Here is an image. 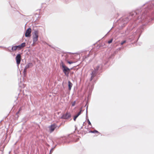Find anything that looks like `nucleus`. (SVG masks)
<instances>
[{"label":"nucleus","instance_id":"obj_9","mask_svg":"<svg viewBox=\"0 0 154 154\" xmlns=\"http://www.w3.org/2000/svg\"><path fill=\"white\" fill-rule=\"evenodd\" d=\"M17 49V48L16 46H13L12 48V50L13 51H15Z\"/></svg>","mask_w":154,"mask_h":154},{"label":"nucleus","instance_id":"obj_23","mask_svg":"<svg viewBox=\"0 0 154 154\" xmlns=\"http://www.w3.org/2000/svg\"><path fill=\"white\" fill-rule=\"evenodd\" d=\"M68 63L69 64H72V63H73V62H71V61H68Z\"/></svg>","mask_w":154,"mask_h":154},{"label":"nucleus","instance_id":"obj_3","mask_svg":"<svg viewBox=\"0 0 154 154\" xmlns=\"http://www.w3.org/2000/svg\"><path fill=\"white\" fill-rule=\"evenodd\" d=\"M31 29L30 28L28 29L26 32L25 35L26 37H29L31 36Z\"/></svg>","mask_w":154,"mask_h":154},{"label":"nucleus","instance_id":"obj_7","mask_svg":"<svg viewBox=\"0 0 154 154\" xmlns=\"http://www.w3.org/2000/svg\"><path fill=\"white\" fill-rule=\"evenodd\" d=\"M72 84L70 82H68L69 88V90H70L72 86Z\"/></svg>","mask_w":154,"mask_h":154},{"label":"nucleus","instance_id":"obj_16","mask_svg":"<svg viewBox=\"0 0 154 154\" xmlns=\"http://www.w3.org/2000/svg\"><path fill=\"white\" fill-rule=\"evenodd\" d=\"M82 111V109H81L80 110V111L79 112L77 115H78V116L80 115V114H81Z\"/></svg>","mask_w":154,"mask_h":154},{"label":"nucleus","instance_id":"obj_2","mask_svg":"<svg viewBox=\"0 0 154 154\" xmlns=\"http://www.w3.org/2000/svg\"><path fill=\"white\" fill-rule=\"evenodd\" d=\"M62 66L63 68V71L65 74L66 75H68L69 72L70 71V69L67 67L63 63L62 64Z\"/></svg>","mask_w":154,"mask_h":154},{"label":"nucleus","instance_id":"obj_6","mask_svg":"<svg viewBox=\"0 0 154 154\" xmlns=\"http://www.w3.org/2000/svg\"><path fill=\"white\" fill-rule=\"evenodd\" d=\"M56 127V126L54 124L51 125V126L49 127V129L51 132L53 131Z\"/></svg>","mask_w":154,"mask_h":154},{"label":"nucleus","instance_id":"obj_19","mask_svg":"<svg viewBox=\"0 0 154 154\" xmlns=\"http://www.w3.org/2000/svg\"><path fill=\"white\" fill-rule=\"evenodd\" d=\"M91 132L94 133H98V131L96 130H95L94 131H91Z\"/></svg>","mask_w":154,"mask_h":154},{"label":"nucleus","instance_id":"obj_13","mask_svg":"<svg viewBox=\"0 0 154 154\" xmlns=\"http://www.w3.org/2000/svg\"><path fill=\"white\" fill-rule=\"evenodd\" d=\"M17 48V49H18V50H20L21 49V48H20V45H18V46H16Z\"/></svg>","mask_w":154,"mask_h":154},{"label":"nucleus","instance_id":"obj_22","mask_svg":"<svg viewBox=\"0 0 154 154\" xmlns=\"http://www.w3.org/2000/svg\"><path fill=\"white\" fill-rule=\"evenodd\" d=\"M126 42V41H123V42H122V43H121V45H122L123 44H124V43H125V42Z\"/></svg>","mask_w":154,"mask_h":154},{"label":"nucleus","instance_id":"obj_21","mask_svg":"<svg viewBox=\"0 0 154 154\" xmlns=\"http://www.w3.org/2000/svg\"><path fill=\"white\" fill-rule=\"evenodd\" d=\"M112 39H111V40H109V41H108V43H109V44H110V43H111L112 42Z\"/></svg>","mask_w":154,"mask_h":154},{"label":"nucleus","instance_id":"obj_10","mask_svg":"<svg viewBox=\"0 0 154 154\" xmlns=\"http://www.w3.org/2000/svg\"><path fill=\"white\" fill-rule=\"evenodd\" d=\"M31 64L30 63H29L28 64H27L25 66V68L26 69H28L29 68V67L30 65Z\"/></svg>","mask_w":154,"mask_h":154},{"label":"nucleus","instance_id":"obj_25","mask_svg":"<svg viewBox=\"0 0 154 154\" xmlns=\"http://www.w3.org/2000/svg\"><path fill=\"white\" fill-rule=\"evenodd\" d=\"M51 150H50V152H51Z\"/></svg>","mask_w":154,"mask_h":154},{"label":"nucleus","instance_id":"obj_14","mask_svg":"<svg viewBox=\"0 0 154 154\" xmlns=\"http://www.w3.org/2000/svg\"><path fill=\"white\" fill-rule=\"evenodd\" d=\"M82 111V109H81L80 110V111L79 112L77 115H78V116L80 115V114H81Z\"/></svg>","mask_w":154,"mask_h":154},{"label":"nucleus","instance_id":"obj_11","mask_svg":"<svg viewBox=\"0 0 154 154\" xmlns=\"http://www.w3.org/2000/svg\"><path fill=\"white\" fill-rule=\"evenodd\" d=\"M26 69L25 68L23 69V72L24 73V76H25V75H26Z\"/></svg>","mask_w":154,"mask_h":154},{"label":"nucleus","instance_id":"obj_18","mask_svg":"<svg viewBox=\"0 0 154 154\" xmlns=\"http://www.w3.org/2000/svg\"><path fill=\"white\" fill-rule=\"evenodd\" d=\"M75 103H76V102L75 101L74 102H73V103H72V106H74L75 105Z\"/></svg>","mask_w":154,"mask_h":154},{"label":"nucleus","instance_id":"obj_5","mask_svg":"<svg viewBox=\"0 0 154 154\" xmlns=\"http://www.w3.org/2000/svg\"><path fill=\"white\" fill-rule=\"evenodd\" d=\"M71 116V115L69 113H66L65 115H63L61 117V118L65 119H67L70 118Z\"/></svg>","mask_w":154,"mask_h":154},{"label":"nucleus","instance_id":"obj_20","mask_svg":"<svg viewBox=\"0 0 154 154\" xmlns=\"http://www.w3.org/2000/svg\"><path fill=\"white\" fill-rule=\"evenodd\" d=\"M87 121H88V124L89 125H91V123L90 122V121L88 119Z\"/></svg>","mask_w":154,"mask_h":154},{"label":"nucleus","instance_id":"obj_4","mask_svg":"<svg viewBox=\"0 0 154 154\" xmlns=\"http://www.w3.org/2000/svg\"><path fill=\"white\" fill-rule=\"evenodd\" d=\"M17 63V65H18L20 63L21 60V56L20 54H18L17 55L16 57Z\"/></svg>","mask_w":154,"mask_h":154},{"label":"nucleus","instance_id":"obj_8","mask_svg":"<svg viewBox=\"0 0 154 154\" xmlns=\"http://www.w3.org/2000/svg\"><path fill=\"white\" fill-rule=\"evenodd\" d=\"M20 45V48H21V49L22 48H23L25 46L26 43L25 42L23 43Z\"/></svg>","mask_w":154,"mask_h":154},{"label":"nucleus","instance_id":"obj_24","mask_svg":"<svg viewBox=\"0 0 154 154\" xmlns=\"http://www.w3.org/2000/svg\"><path fill=\"white\" fill-rule=\"evenodd\" d=\"M87 109H88V106L87 107V108H86V111H87Z\"/></svg>","mask_w":154,"mask_h":154},{"label":"nucleus","instance_id":"obj_15","mask_svg":"<svg viewBox=\"0 0 154 154\" xmlns=\"http://www.w3.org/2000/svg\"><path fill=\"white\" fill-rule=\"evenodd\" d=\"M82 111V109H81L80 110V111L79 112L77 115H78V116L80 115V114H81Z\"/></svg>","mask_w":154,"mask_h":154},{"label":"nucleus","instance_id":"obj_17","mask_svg":"<svg viewBox=\"0 0 154 154\" xmlns=\"http://www.w3.org/2000/svg\"><path fill=\"white\" fill-rule=\"evenodd\" d=\"M82 111V109H81L80 110V111L79 112L77 115H78V116L80 115V114H81Z\"/></svg>","mask_w":154,"mask_h":154},{"label":"nucleus","instance_id":"obj_1","mask_svg":"<svg viewBox=\"0 0 154 154\" xmlns=\"http://www.w3.org/2000/svg\"><path fill=\"white\" fill-rule=\"evenodd\" d=\"M32 38L33 40V43L32 45H34V44L38 40V32L36 30H34L32 32Z\"/></svg>","mask_w":154,"mask_h":154},{"label":"nucleus","instance_id":"obj_12","mask_svg":"<svg viewBox=\"0 0 154 154\" xmlns=\"http://www.w3.org/2000/svg\"><path fill=\"white\" fill-rule=\"evenodd\" d=\"M78 116L77 115H76L74 118V120L75 121L76 118L78 117Z\"/></svg>","mask_w":154,"mask_h":154}]
</instances>
